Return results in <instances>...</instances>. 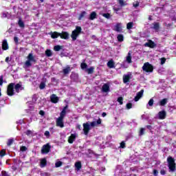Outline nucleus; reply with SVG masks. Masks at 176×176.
Instances as JSON below:
<instances>
[{
  "mask_svg": "<svg viewBox=\"0 0 176 176\" xmlns=\"http://www.w3.org/2000/svg\"><path fill=\"white\" fill-rule=\"evenodd\" d=\"M50 35H51V38L52 39H57V38H58V36H60V33H58V32H51L50 33Z\"/></svg>",
  "mask_w": 176,
  "mask_h": 176,
  "instance_id": "nucleus-17",
  "label": "nucleus"
},
{
  "mask_svg": "<svg viewBox=\"0 0 176 176\" xmlns=\"http://www.w3.org/2000/svg\"><path fill=\"white\" fill-rule=\"evenodd\" d=\"M67 109H68V105L65 106L62 111L67 112Z\"/></svg>",
  "mask_w": 176,
  "mask_h": 176,
  "instance_id": "nucleus-60",
  "label": "nucleus"
},
{
  "mask_svg": "<svg viewBox=\"0 0 176 176\" xmlns=\"http://www.w3.org/2000/svg\"><path fill=\"white\" fill-rule=\"evenodd\" d=\"M18 24H19V27H21V28H24V27H25V25H24V22L21 19L19 20Z\"/></svg>",
  "mask_w": 176,
  "mask_h": 176,
  "instance_id": "nucleus-35",
  "label": "nucleus"
},
{
  "mask_svg": "<svg viewBox=\"0 0 176 176\" xmlns=\"http://www.w3.org/2000/svg\"><path fill=\"white\" fill-rule=\"evenodd\" d=\"M102 91L103 93H109L110 91L109 83H104L102 87Z\"/></svg>",
  "mask_w": 176,
  "mask_h": 176,
  "instance_id": "nucleus-11",
  "label": "nucleus"
},
{
  "mask_svg": "<svg viewBox=\"0 0 176 176\" xmlns=\"http://www.w3.org/2000/svg\"><path fill=\"white\" fill-rule=\"evenodd\" d=\"M67 115V111H63V110L60 113L59 118H61L62 119H64L65 118V116Z\"/></svg>",
  "mask_w": 176,
  "mask_h": 176,
  "instance_id": "nucleus-36",
  "label": "nucleus"
},
{
  "mask_svg": "<svg viewBox=\"0 0 176 176\" xmlns=\"http://www.w3.org/2000/svg\"><path fill=\"white\" fill-rule=\"evenodd\" d=\"M120 148H126V143L124 142H122L121 143H120Z\"/></svg>",
  "mask_w": 176,
  "mask_h": 176,
  "instance_id": "nucleus-51",
  "label": "nucleus"
},
{
  "mask_svg": "<svg viewBox=\"0 0 176 176\" xmlns=\"http://www.w3.org/2000/svg\"><path fill=\"white\" fill-rule=\"evenodd\" d=\"M102 122V120L101 118H98L97 121H93L90 123V124L88 122L84 123L82 126L85 135H89V132L91 129L90 128V126L91 127H97L99 124H101Z\"/></svg>",
  "mask_w": 176,
  "mask_h": 176,
  "instance_id": "nucleus-2",
  "label": "nucleus"
},
{
  "mask_svg": "<svg viewBox=\"0 0 176 176\" xmlns=\"http://www.w3.org/2000/svg\"><path fill=\"white\" fill-rule=\"evenodd\" d=\"M14 42H15V43H19V37L14 36Z\"/></svg>",
  "mask_w": 176,
  "mask_h": 176,
  "instance_id": "nucleus-57",
  "label": "nucleus"
},
{
  "mask_svg": "<svg viewBox=\"0 0 176 176\" xmlns=\"http://www.w3.org/2000/svg\"><path fill=\"white\" fill-rule=\"evenodd\" d=\"M86 72H87V74H94V67H91L89 69H86Z\"/></svg>",
  "mask_w": 176,
  "mask_h": 176,
  "instance_id": "nucleus-29",
  "label": "nucleus"
},
{
  "mask_svg": "<svg viewBox=\"0 0 176 176\" xmlns=\"http://www.w3.org/2000/svg\"><path fill=\"white\" fill-rule=\"evenodd\" d=\"M102 118H105V116H107V113L103 112V113H102Z\"/></svg>",
  "mask_w": 176,
  "mask_h": 176,
  "instance_id": "nucleus-63",
  "label": "nucleus"
},
{
  "mask_svg": "<svg viewBox=\"0 0 176 176\" xmlns=\"http://www.w3.org/2000/svg\"><path fill=\"white\" fill-rule=\"evenodd\" d=\"M80 67L81 69H86V68H87V64L86 63H82Z\"/></svg>",
  "mask_w": 176,
  "mask_h": 176,
  "instance_id": "nucleus-42",
  "label": "nucleus"
},
{
  "mask_svg": "<svg viewBox=\"0 0 176 176\" xmlns=\"http://www.w3.org/2000/svg\"><path fill=\"white\" fill-rule=\"evenodd\" d=\"M76 128L78 129V130H81V128L82 126H80V124H78Z\"/></svg>",
  "mask_w": 176,
  "mask_h": 176,
  "instance_id": "nucleus-62",
  "label": "nucleus"
},
{
  "mask_svg": "<svg viewBox=\"0 0 176 176\" xmlns=\"http://www.w3.org/2000/svg\"><path fill=\"white\" fill-rule=\"evenodd\" d=\"M142 69L144 72L151 73L153 72V65L149 63H145L142 66Z\"/></svg>",
  "mask_w": 176,
  "mask_h": 176,
  "instance_id": "nucleus-5",
  "label": "nucleus"
},
{
  "mask_svg": "<svg viewBox=\"0 0 176 176\" xmlns=\"http://www.w3.org/2000/svg\"><path fill=\"white\" fill-rule=\"evenodd\" d=\"M118 3H119L120 6H121V7L127 6V3H126V1H124V0H118Z\"/></svg>",
  "mask_w": 176,
  "mask_h": 176,
  "instance_id": "nucleus-31",
  "label": "nucleus"
},
{
  "mask_svg": "<svg viewBox=\"0 0 176 176\" xmlns=\"http://www.w3.org/2000/svg\"><path fill=\"white\" fill-rule=\"evenodd\" d=\"M153 27H151L152 30H155L156 32L159 31L160 30V23L159 22H154L153 23Z\"/></svg>",
  "mask_w": 176,
  "mask_h": 176,
  "instance_id": "nucleus-16",
  "label": "nucleus"
},
{
  "mask_svg": "<svg viewBox=\"0 0 176 176\" xmlns=\"http://www.w3.org/2000/svg\"><path fill=\"white\" fill-rule=\"evenodd\" d=\"M145 134V129L141 128L139 132V135L141 137L142 135H144Z\"/></svg>",
  "mask_w": 176,
  "mask_h": 176,
  "instance_id": "nucleus-39",
  "label": "nucleus"
},
{
  "mask_svg": "<svg viewBox=\"0 0 176 176\" xmlns=\"http://www.w3.org/2000/svg\"><path fill=\"white\" fill-rule=\"evenodd\" d=\"M50 149H52V146H50V144L47 143L43 146L41 148V153L43 154L49 153V152H50Z\"/></svg>",
  "mask_w": 176,
  "mask_h": 176,
  "instance_id": "nucleus-6",
  "label": "nucleus"
},
{
  "mask_svg": "<svg viewBox=\"0 0 176 176\" xmlns=\"http://www.w3.org/2000/svg\"><path fill=\"white\" fill-rule=\"evenodd\" d=\"M86 14H87V12H86V11L81 12V13L79 15L78 20H82V19H83V17H85Z\"/></svg>",
  "mask_w": 176,
  "mask_h": 176,
  "instance_id": "nucleus-30",
  "label": "nucleus"
},
{
  "mask_svg": "<svg viewBox=\"0 0 176 176\" xmlns=\"http://www.w3.org/2000/svg\"><path fill=\"white\" fill-rule=\"evenodd\" d=\"M32 65V63H31V60H26L25 62V67H31Z\"/></svg>",
  "mask_w": 176,
  "mask_h": 176,
  "instance_id": "nucleus-38",
  "label": "nucleus"
},
{
  "mask_svg": "<svg viewBox=\"0 0 176 176\" xmlns=\"http://www.w3.org/2000/svg\"><path fill=\"white\" fill-rule=\"evenodd\" d=\"M39 115H41V116H45V111L43 110H41L39 111Z\"/></svg>",
  "mask_w": 176,
  "mask_h": 176,
  "instance_id": "nucleus-58",
  "label": "nucleus"
},
{
  "mask_svg": "<svg viewBox=\"0 0 176 176\" xmlns=\"http://www.w3.org/2000/svg\"><path fill=\"white\" fill-rule=\"evenodd\" d=\"M3 85V76H0V86H2Z\"/></svg>",
  "mask_w": 176,
  "mask_h": 176,
  "instance_id": "nucleus-52",
  "label": "nucleus"
},
{
  "mask_svg": "<svg viewBox=\"0 0 176 176\" xmlns=\"http://www.w3.org/2000/svg\"><path fill=\"white\" fill-rule=\"evenodd\" d=\"M146 129H148V130H152L153 128L151 125H147Z\"/></svg>",
  "mask_w": 176,
  "mask_h": 176,
  "instance_id": "nucleus-61",
  "label": "nucleus"
},
{
  "mask_svg": "<svg viewBox=\"0 0 176 176\" xmlns=\"http://www.w3.org/2000/svg\"><path fill=\"white\" fill-rule=\"evenodd\" d=\"M144 46L145 47H150V49H155L157 45L153 41L148 39L147 43H144Z\"/></svg>",
  "mask_w": 176,
  "mask_h": 176,
  "instance_id": "nucleus-7",
  "label": "nucleus"
},
{
  "mask_svg": "<svg viewBox=\"0 0 176 176\" xmlns=\"http://www.w3.org/2000/svg\"><path fill=\"white\" fill-rule=\"evenodd\" d=\"M117 101L119 102L120 105H123V97L118 98Z\"/></svg>",
  "mask_w": 176,
  "mask_h": 176,
  "instance_id": "nucleus-41",
  "label": "nucleus"
},
{
  "mask_svg": "<svg viewBox=\"0 0 176 176\" xmlns=\"http://www.w3.org/2000/svg\"><path fill=\"white\" fill-rule=\"evenodd\" d=\"M166 172L164 169H162L160 170L161 175H166Z\"/></svg>",
  "mask_w": 176,
  "mask_h": 176,
  "instance_id": "nucleus-55",
  "label": "nucleus"
},
{
  "mask_svg": "<svg viewBox=\"0 0 176 176\" xmlns=\"http://www.w3.org/2000/svg\"><path fill=\"white\" fill-rule=\"evenodd\" d=\"M167 162H168V167L170 171H171L172 173H174V171H175V167H176L175 160H174L173 157L169 156L167 158Z\"/></svg>",
  "mask_w": 176,
  "mask_h": 176,
  "instance_id": "nucleus-3",
  "label": "nucleus"
},
{
  "mask_svg": "<svg viewBox=\"0 0 176 176\" xmlns=\"http://www.w3.org/2000/svg\"><path fill=\"white\" fill-rule=\"evenodd\" d=\"M2 50H9V44L8 43V40L4 39L1 44Z\"/></svg>",
  "mask_w": 176,
  "mask_h": 176,
  "instance_id": "nucleus-12",
  "label": "nucleus"
},
{
  "mask_svg": "<svg viewBox=\"0 0 176 176\" xmlns=\"http://www.w3.org/2000/svg\"><path fill=\"white\" fill-rule=\"evenodd\" d=\"M14 142V140L13 139H9L7 142L8 146H12V144Z\"/></svg>",
  "mask_w": 176,
  "mask_h": 176,
  "instance_id": "nucleus-40",
  "label": "nucleus"
},
{
  "mask_svg": "<svg viewBox=\"0 0 176 176\" xmlns=\"http://www.w3.org/2000/svg\"><path fill=\"white\" fill-rule=\"evenodd\" d=\"M45 56H47V57H52L53 56V53L52 52V50H46Z\"/></svg>",
  "mask_w": 176,
  "mask_h": 176,
  "instance_id": "nucleus-28",
  "label": "nucleus"
},
{
  "mask_svg": "<svg viewBox=\"0 0 176 176\" xmlns=\"http://www.w3.org/2000/svg\"><path fill=\"white\" fill-rule=\"evenodd\" d=\"M134 27V22H129L126 24V28L128 30H131Z\"/></svg>",
  "mask_w": 176,
  "mask_h": 176,
  "instance_id": "nucleus-32",
  "label": "nucleus"
},
{
  "mask_svg": "<svg viewBox=\"0 0 176 176\" xmlns=\"http://www.w3.org/2000/svg\"><path fill=\"white\" fill-rule=\"evenodd\" d=\"M158 174H159V171H157V170H156V169H154L153 170V175L155 176H157Z\"/></svg>",
  "mask_w": 176,
  "mask_h": 176,
  "instance_id": "nucleus-56",
  "label": "nucleus"
},
{
  "mask_svg": "<svg viewBox=\"0 0 176 176\" xmlns=\"http://www.w3.org/2000/svg\"><path fill=\"white\" fill-rule=\"evenodd\" d=\"M61 166H63V162L60 161H58L55 164V167H61Z\"/></svg>",
  "mask_w": 176,
  "mask_h": 176,
  "instance_id": "nucleus-47",
  "label": "nucleus"
},
{
  "mask_svg": "<svg viewBox=\"0 0 176 176\" xmlns=\"http://www.w3.org/2000/svg\"><path fill=\"white\" fill-rule=\"evenodd\" d=\"M44 135H45V137H47V138H49V137H50V132L49 131H46L44 133Z\"/></svg>",
  "mask_w": 176,
  "mask_h": 176,
  "instance_id": "nucleus-49",
  "label": "nucleus"
},
{
  "mask_svg": "<svg viewBox=\"0 0 176 176\" xmlns=\"http://www.w3.org/2000/svg\"><path fill=\"white\" fill-rule=\"evenodd\" d=\"M82 34V27L80 26H76V29L72 31L71 34V38L72 41H76L78 36Z\"/></svg>",
  "mask_w": 176,
  "mask_h": 176,
  "instance_id": "nucleus-4",
  "label": "nucleus"
},
{
  "mask_svg": "<svg viewBox=\"0 0 176 176\" xmlns=\"http://www.w3.org/2000/svg\"><path fill=\"white\" fill-rule=\"evenodd\" d=\"M50 100L51 102L53 104H57V102H58L59 98L56 94H54L50 96Z\"/></svg>",
  "mask_w": 176,
  "mask_h": 176,
  "instance_id": "nucleus-13",
  "label": "nucleus"
},
{
  "mask_svg": "<svg viewBox=\"0 0 176 176\" xmlns=\"http://www.w3.org/2000/svg\"><path fill=\"white\" fill-rule=\"evenodd\" d=\"M123 82L124 83H128V82H130V76L129 75H125L123 76Z\"/></svg>",
  "mask_w": 176,
  "mask_h": 176,
  "instance_id": "nucleus-26",
  "label": "nucleus"
},
{
  "mask_svg": "<svg viewBox=\"0 0 176 176\" xmlns=\"http://www.w3.org/2000/svg\"><path fill=\"white\" fill-rule=\"evenodd\" d=\"M126 109H131L133 108V103L129 102L126 105Z\"/></svg>",
  "mask_w": 176,
  "mask_h": 176,
  "instance_id": "nucleus-46",
  "label": "nucleus"
},
{
  "mask_svg": "<svg viewBox=\"0 0 176 176\" xmlns=\"http://www.w3.org/2000/svg\"><path fill=\"white\" fill-rule=\"evenodd\" d=\"M167 59H166V58H161V65H163V64L166 63Z\"/></svg>",
  "mask_w": 176,
  "mask_h": 176,
  "instance_id": "nucleus-50",
  "label": "nucleus"
},
{
  "mask_svg": "<svg viewBox=\"0 0 176 176\" xmlns=\"http://www.w3.org/2000/svg\"><path fill=\"white\" fill-rule=\"evenodd\" d=\"M126 61L129 64L132 63V61H131V53H130V52L128 53V56H126Z\"/></svg>",
  "mask_w": 176,
  "mask_h": 176,
  "instance_id": "nucleus-33",
  "label": "nucleus"
},
{
  "mask_svg": "<svg viewBox=\"0 0 176 176\" xmlns=\"http://www.w3.org/2000/svg\"><path fill=\"white\" fill-rule=\"evenodd\" d=\"M27 146H21V148H20V151H21V152H25V151H27Z\"/></svg>",
  "mask_w": 176,
  "mask_h": 176,
  "instance_id": "nucleus-48",
  "label": "nucleus"
},
{
  "mask_svg": "<svg viewBox=\"0 0 176 176\" xmlns=\"http://www.w3.org/2000/svg\"><path fill=\"white\" fill-rule=\"evenodd\" d=\"M75 140H76V135L72 134L68 138L69 144H74V141H75Z\"/></svg>",
  "mask_w": 176,
  "mask_h": 176,
  "instance_id": "nucleus-18",
  "label": "nucleus"
},
{
  "mask_svg": "<svg viewBox=\"0 0 176 176\" xmlns=\"http://www.w3.org/2000/svg\"><path fill=\"white\" fill-rule=\"evenodd\" d=\"M1 174L3 176H9V175H8V173L6 171H2Z\"/></svg>",
  "mask_w": 176,
  "mask_h": 176,
  "instance_id": "nucleus-59",
  "label": "nucleus"
},
{
  "mask_svg": "<svg viewBox=\"0 0 176 176\" xmlns=\"http://www.w3.org/2000/svg\"><path fill=\"white\" fill-rule=\"evenodd\" d=\"M144 96V89L140 90L139 92L137 93L134 101L137 102V101H140V99Z\"/></svg>",
  "mask_w": 176,
  "mask_h": 176,
  "instance_id": "nucleus-9",
  "label": "nucleus"
},
{
  "mask_svg": "<svg viewBox=\"0 0 176 176\" xmlns=\"http://www.w3.org/2000/svg\"><path fill=\"white\" fill-rule=\"evenodd\" d=\"M56 126L63 129L64 127V118L58 117L56 120Z\"/></svg>",
  "mask_w": 176,
  "mask_h": 176,
  "instance_id": "nucleus-8",
  "label": "nucleus"
},
{
  "mask_svg": "<svg viewBox=\"0 0 176 176\" xmlns=\"http://www.w3.org/2000/svg\"><path fill=\"white\" fill-rule=\"evenodd\" d=\"M95 19H97V12L94 11L89 15V20H94Z\"/></svg>",
  "mask_w": 176,
  "mask_h": 176,
  "instance_id": "nucleus-22",
  "label": "nucleus"
},
{
  "mask_svg": "<svg viewBox=\"0 0 176 176\" xmlns=\"http://www.w3.org/2000/svg\"><path fill=\"white\" fill-rule=\"evenodd\" d=\"M6 155V150L3 149L0 151V156L1 157H3Z\"/></svg>",
  "mask_w": 176,
  "mask_h": 176,
  "instance_id": "nucleus-43",
  "label": "nucleus"
},
{
  "mask_svg": "<svg viewBox=\"0 0 176 176\" xmlns=\"http://www.w3.org/2000/svg\"><path fill=\"white\" fill-rule=\"evenodd\" d=\"M28 60L29 61H32L33 63H36V60L35 59V58L34 57V56L32 55V54H29L28 56Z\"/></svg>",
  "mask_w": 176,
  "mask_h": 176,
  "instance_id": "nucleus-23",
  "label": "nucleus"
},
{
  "mask_svg": "<svg viewBox=\"0 0 176 176\" xmlns=\"http://www.w3.org/2000/svg\"><path fill=\"white\" fill-rule=\"evenodd\" d=\"M25 134H26V135H31V134H32V131L30 130H28L25 132Z\"/></svg>",
  "mask_w": 176,
  "mask_h": 176,
  "instance_id": "nucleus-53",
  "label": "nucleus"
},
{
  "mask_svg": "<svg viewBox=\"0 0 176 176\" xmlns=\"http://www.w3.org/2000/svg\"><path fill=\"white\" fill-rule=\"evenodd\" d=\"M103 17H105V19H111V14L109 13H104L102 15Z\"/></svg>",
  "mask_w": 176,
  "mask_h": 176,
  "instance_id": "nucleus-45",
  "label": "nucleus"
},
{
  "mask_svg": "<svg viewBox=\"0 0 176 176\" xmlns=\"http://www.w3.org/2000/svg\"><path fill=\"white\" fill-rule=\"evenodd\" d=\"M20 89H21V85L20 83H10L7 87V96H9V97L14 96V90L16 93H20Z\"/></svg>",
  "mask_w": 176,
  "mask_h": 176,
  "instance_id": "nucleus-1",
  "label": "nucleus"
},
{
  "mask_svg": "<svg viewBox=\"0 0 176 176\" xmlns=\"http://www.w3.org/2000/svg\"><path fill=\"white\" fill-rule=\"evenodd\" d=\"M167 102H168V99L164 98L160 101V107H164V105H166V104H167Z\"/></svg>",
  "mask_w": 176,
  "mask_h": 176,
  "instance_id": "nucleus-21",
  "label": "nucleus"
},
{
  "mask_svg": "<svg viewBox=\"0 0 176 176\" xmlns=\"http://www.w3.org/2000/svg\"><path fill=\"white\" fill-rule=\"evenodd\" d=\"M107 67L109 68H115V62H113V60H110L107 63Z\"/></svg>",
  "mask_w": 176,
  "mask_h": 176,
  "instance_id": "nucleus-20",
  "label": "nucleus"
},
{
  "mask_svg": "<svg viewBox=\"0 0 176 176\" xmlns=\"http://www.w3.org/2000/svg\"><path fill=\"white\" fill-rule=\"evenodd\" d=\"M71 71V67L67 66L65 69H63V72L64 75H68L69 74V72Z\"/></svg>",
  "mask_w": 176,
  "mask_h": 176,
  "instance_id": "nucleus-25",
  "label": "nucleus"
},
{
  "mask_svg": "<svg viewBox=\"0 0 176 176\" xmlns=\"http://www.w3.org/2000/svg\"><path fill=\"white\" fill-rule=\"evenodd\" d=\"M117 39L118 42H123V41H124V36H123V34H118L117 36Z\"/></svg>",
  "mask_w": 176,
  "mask_h": 176,
  "instance_id": "nucleus-27",
  "label": "nucleus"
},
{
  "mask_svg": "<svg viewBox=\"0 0 176 176\" xmlns=\"http://www.w3.org/2000/svg\"><path fill=\"white\" fill-rule=\"evenodd\" d=\"M133 8H138L140 6V2L136 1L135 3L133 4Z\"/></svg>",
  "mask_w": 176,
  "mask_h": 176,
  "instance_id": "nucleus-54",
  "label": "nucleus"
},
{
  "mask_svg": "<svg viewBox=\"0 0 176 176\" xmlns=\"http://www.w3.org/2000/svg\"><path fill=\"white\" fill-rule=\"evenodd\" d=\"M114 31H116V32H123V29L122 28V23H117L115 25Z\"/></svg>",
  "mask_w": 176,
  "mask_h": 176,
  "instance_id": "nucleus-15",
  "label": "nucleus"
},
{
  "mask_svg": "<svg viewBox=\"0 0 176 176\" xmlns=\"http://www.w3.org/2000/svg\"><path fill=\"white\" fill-rule=\"evenodd\" d=\"M46 166H47V161L46 160V158H43L41 160L40 166L41 168H43V167H46Z\"/></svg>",
  "mask_w": 176,
  "mask_h": 176,
  "instance_id": "nucleus-19",
  "label": "nucleus"
},
{
  "mask_svg": "<svg viewBox=\"0 0 176 176\" xmlns=\"http://www.w3.org/2000/svg\"><path fill=\"white\" fill-rule=\"evenodd\" d=\"M9 61V56L6 58V63H8Z\"/></svg>",
  "mask_w": 176,
  "mask_h": 176,
  "instance_id": "nucleus-64",
  "label": "nucleus"
},
{
  "mask_svg": "<svg viewBox=\"0 0 176 176\" xmlns=\"http://www.w3.org/2000/svg\"><path fill=\"white\" fill-rule=\"evenodd\" d=\"M159 119L161 120H163V119H166V116H167V113H166V111L162 110L158 113Z\"/></svg>",
  "mask_w": 176,
  "mask_h": 176,
  "instance_id": "nucleus-14",
  "label": "nucleus"
},
{
  "mask_svg": "<svg viewBox=\"0 0 176 176\" xmlns=\"http://www.w3.org/2000/svg\"><path fill=\"white\" fill-rule=\"evenodd\" d=\"M61 49H63V47H61V45H55L54 47V50L55 52H60Z\"/></svg>",
  "mask_w": 176,
  "mask_h": 176,
  "instance_id": "nucleus-34",
  "label": "nucleus"
},
{
  "mask_svg": "<svg viewBox=\"0 0 176 176\" xmlns=\"http://www.w3.org/2000/svg\"><path fill=\"white\" fill-rule=\"evenodd\" d=\"M59 36L61 39H69V33H68V32L63 31L61 33H60Z\"/></svg>",
  "mask_w": 176,
  "mask_h": 176,
  "instance_id": "nucleus-10",
  "label": "nucleus"
},
{
  "mask_svg": "<svg viewBox=\"0 0 176 176\" xmlns=\"http://www.w3.org/2000/svg\"><path fill=\"white\" fill-rule=\"evenodd\" d=\"M74 166L76 167V170H77V171H79V170H80V168H82V162H77L75 163Z\"/></svg>",
  "mask_w": 176,
  "mask_h": 176,
  "instance_id": "nucleus-24",
  "label": "nucleus"
},
{
  "mask_svg": "<svg viewBox=\"0 0 176 176\" xmlns=\"http://www.w3.org/2000/svg\"><path fill=\"white\" fill-rule=\"evenodd\" d=\"M45 87H46V84L43 82H41L39 85V89L41 90H43V89H45Z\"/></svg>",
  "mask_w": 176,
  "mask_h": 176,
  "instance_id": "nucleus-37",
  "label": "nucleus"
},
{
  "mask_svg": "<svg viewBox=\"0 0 176 176\" xmlns=\"http://www.w3.org/2000/svg\"><path fill=\"white\" fill-rule=\"evenodd\" d=\"M153 102H155V100H153V98H151L149 100V101L148 102V105L149 107H153Z\"/></svg>",
  "mask_w": 176,
  "mask_h": 176,
  "instance_id": "nucleus-44",
  "label": "nucleus"
}]
</instances>
